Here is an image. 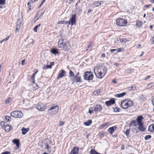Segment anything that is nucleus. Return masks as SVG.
Segmentation results:
<instances>
[{
  "label": "nucleus",
  "mask_w": 154,
  "mask_h": 154,
  "mask_svg": "<svg viewBox=\"0 0 154 154\" xmlns=\"http://www.w3.org/2000/svg\"><path fill=\"white\" fill-rule=\"evenodd\" d=\"M61 39H60L58 42V46L61 48L62 50H64L65 51H68L70 48V46L69 42L66 41L67 38H62Z\"/></svg>",
  "instance_id": "obj_1"
},
{
  "label": "nucleus",
  "mask_w": 154,
  "mask_h": 154,
  "mask_svg": "<svg viewBox=\"0 0 154 154\" xmlns=\"http://www.w3.org/2000/svg\"><path fill=\"white\" fill-rule=\"evenodd\" d=\"M133 105V101L129 99H125L121 102V106L124 109H126Z\"/></svg>",
  "instance_id": "obj_2"
},
{
  "label": "nucleus",
  "mask_w": 154,
  "mask_h": 154,
  "mask_svg": "<svg viewBox=\"0 0 154 154\" xmlns=\"http://www.w3.org/2000/svg\"><path fill=\"white\" fill-rule=\"evenodd\" d=\"M75 19L76 16L75 14H72V15L71 18L70 19L69 21L65 20L60 21L58 22V24H65L66 25L68 24L69 26L71 23V25H72L76 24Z\"/></svg>",
  "instance_id": "obj_3"
},
{
  "label": "nucleus",
  "mask_w": 154,
  "mask_h": 154,
  "mask_svg": "<svg viewBox=\"0 0 154 154\" xmlns=\"http://www.w3.org/2000/svg\"><path fill=\"white\" fill-rule=\"evenodd\" d=\"M11 116L15 118H21L23 116V113L20 111L15 110L12 112L10 113Z\"/></svg>",
  "instance_id": "obj_4"
},
{
  "label": "nucleus",
  "mask_w": 154,
  "mask_h": 154,
  "mask_svg": "<svg viewBox=\"0 0 154 154\" xmlns=\"http://www.w3.org/2000/svg\"><path fill=\"white\" fill-rule=\"evenodd\" d=\"M59 110V107L58 106H52L48 110V113L50 115H55L57 113Z\"/></svg>",
  "instance_id": "obj_5"
},
{
  "label": "nucleus",
  "mask_w": 154,
  "mask_h": 154,
  "mask_svg": "<svg viewBox=\"0 0 154 154\" xmlns=\"http://www.w3.org/2000/svg\"><path fill=\"white\" fill-rule=\"evenodd\" d=\"M103 71H101L100 69L98 70V73L97 74L94 72L96 75L99 79H101L104 76L106 72V69L105 67H103L102 69Z\"/></svg>",
  "instance_id": "obj_6"
},
{
  "label": "nucleus",
  "mask_w": 154,
  "mask_h": 154,
  "mask_svg": "<svg viewBox=\"0 0 154 154\" xmlns=\"http://www.w3.org/2000/svg\"><path fill=\"white\" fill-rule=\"evenodd\" d=\"M83 77L85 79L90 81L93 79L94 76L92 72L87 71L84 73Z\"/></svg>",
  "instance_id": "obj_7"
},
{
  "label": "nucleus",
  "mask_w": 154,
  "mask_h": 154,
  "mask_svg": "<svg viewBox=\"0 0 154 154\" xmlns=\"http://www.w3.org/2000/svg\"><path fill=\"white\" fill-rule=\"evenodd\" d=\"M116 24L119 26H125L127 22L124 19L121 18H118L116 20Z\"/></svg>",
  "instance_id": "obj_8"
},
{
  "label": "nucleus",
  "mask_w": 154,
  "mask_h": 154,
  "mask_svg": "<svg viewBox=\"0 0 154 154\" xmlns=\"http://www.w3.org/2000/svg\"><path fill=\"white\" fill-rule=\"evenodd\" d=\"M71 80L73 84H74L75 82H82L80 76H77V75H75L72 78H71Z\"/></svg>",
  "instance_id": "obj_9"
},
{
  "label": "nucleus",
  "mask_w": 154,
  "mask_h": 154,
  "mask_svg": "<svg viewBox=\"0 0 154 154\" xmlns=\"http://www.w3.org/2000/svg\"><path fill=\"white\" fill-rule=\"evenodd\" d=\"M102 106L100 104H97L94 105L92 109L94 111L100 112L102 109Z\"/></svg>",
  "instance_id": "obj_10"
},
{
  "label": "nucleus",
  "mask_w": 154,
  "mask_h": 154,
  "mask_svg": "<svg viewBox=\"0 0 154 154\" xmlns=\"http://www.w3.org/2000/svg\"><path fill=\"white\" fill-rule=\"evenodd\" d=\"M115 103V99L112 98L110 100L106 101L105 102V104L107 106H109Z\"/></svg>",
  "instance_id": "obj_11"
},
{
  "label": "nucleus",
  "mask_w": 154,
  "mask_h": 154,
  "mask_svg": "<svg viewBox=\"0 0 154 154\" xmlns=\"http://www.w3.org/2000/svg\"><path fill=\"white\" fill-rule=\"evenodd\" d=\"M37 109L40 111H43L46 108V107L44 104L42 103H40L37 106Z\"/></svg>",
  "instance_id": "obj_12"
},
{
  "label": "nucleus",
  "mask_w": 154,
  "mask_h": 154,
  "mask_svg": "<svg viewBox=\"0 0 154 154\" xmlns=\"http://www.w3.org/2000/svg\"><path fill=\"white\" fill-rule=\"evenodd\" d=\"M16 23V30L15 31L16 33L19 32V30L20 29V26L21 24V22L19 20H17Z\"/></svg>",
  "instance_id": "obj_13"
},
{
  "label": "nucleus",
  "mask_w": 154,
  "mask_h": 154,
  "mask_svg": "<svg viewBox=\"0 0 154 154\" xmlns=\"http://www.w3.org/2000/svg\"><path fill=\"white\" fill-rule=\"evenodd\" d=\"M79 150V148L74 147L71 150L70 154H78Z\"/></svg>",
  "instance_id": "obj_14"
},
{
  "label": "nucleus",
  "mask_w": 154,
  "mask_h": 154,
  "mask_svg": "<svg viewBox=\"0 0 154 154\" xmlns=\"http://www.w3.org/2000/svg\"><path fill=\"white\" fill-rule=\"evenodd\" d=\"M117 129V127L116 126H114L111 127L109 128L108 130V131L109 133L111 134L112 135L114 131L116 130Z\"/></svg>",
  "instance_id": "obj_15"
},
{
  "label": "nucleus",
  "mask_w": 154,
  "mask_h": 154,
  "mask_svg": "<svg viewBox=\"0 0 154 154\" xmlns=\"http://www.w3.org/2000/svg\"><path fill=\"white\" fill-rule=\"evenodd\" d=\"M139 127L138 129L139 130V131H144L145 130V128L143 127V123L138 124Z\"/></svg>",
  "instance_id": "obj_16"
},
{
  "label": "nucleus",
  "mask_w": 154,
  "mask_h": 154,
  "mask_svg": "<svg viewBox=\"0 0 154 154\" xmlns=\"http://www.w3.org/2000/svg\"><path fill=\"white\" fill-rule=\"evenodd\" d=\"M61 72H59L57 77V79H59L60 78H62L64 76V75L66 73V72L64 70H61Z\"/></svg>",
  "instance_id": "obj_17"
},
{
  "label": "nucleus",
  "mask_w": 154,
  "mask_h": 154,
  "mask_svg": "<svg viewBox=\"0 0 154 154\" xmlns=\"http://www.w3.org/2000/svg\"><path fill=\"white\" fill-rule=\"evenodd\" d=\"M51 52L54 54L56 55L59 53L58 50L55 48H52L51 51Z\"/></svg>",
  "instance_id": "obj_18"
},
{
  "label": "nucleus",
  "mask_w": 154,
  "mask_h": 154,
  "mask_svg": "<svg viewBox=\"0 0 154 154\" xmlns=\"http://www.w3.org/2000/svg\"><path fill=\"white\" fill-rule=\"evenodd\" d=\"M12 142L14 143L16 145L18 148L19 147L20 141L19 139H14L13 140Z\"/></svg>",
  "instance_id": "obj_19"
},
{
  "label": "nucleus",
  "mask_w": 154,
  "mask_h": 154,
  "mask_svg": "<svg viewBox=\"0 0 154 154\" xmlns=\"http://www.w3.org/2000/svg\"><path fill=\"white\" fill-rule=\"evenodd\" d=\"M143 119V117L142 116H138L137 119L138 124L143 123L142 122V121Z\"/></svg>",
  "instance_id": "obj_20"
},
{
  "label": "nucleus",
  "mask_w": 154,
  "mask_h": 154,
  "mask_svg": "<svg viewBox=\"0 0 154 154\" xmlns=\"http://www.w3.org/2000/svg\"><path fill=\"white\" fill-rule=\"evenodd\" d=\"M29 128H25L24 127L23 128L21 129L22 131V134L24 135L26 134V133L29 130Z\"/></svg>",
  "instance_id": "obj_21"
},
{
  "label": "nucleus",
  "mask_w": 154,
  "mask_h": 154,
  "mask_svg": "<svg viewBox=\"0 0 154 154\" xmlns=\"http://www.w3.org/2000/svg\"><path fill=\"white\" fill-rule=\"evenodd\" d=\"M126 94V93L123 92L120 94H117L115 95V97H121L124 96Z\"/></svg>",
  "instance_id": "obj_22"
},
{
  "label": "nucleus",
  "mask_w": 154,
  "mask_h": 154,
  "mask_svg": "<svg viewBox=\"0 0 154 154\" xmlns=\"http://www.w3.org/2000/svg\"><path fill=\"white\" fill-rule=\"evenodd\" d=\"M110 123L109 122H107L106 123L103 124V125H101L100 127V129H102L105 127H107L109 125Z\"/></svg>",
  "instance_id": "obj_23"
},
{
  "label": "nucleus",
  "mask_w": 154,
  "mask_h": 154,
  "mask_svg": "<svg viewBox=\"0 0 154 154\" xmlns=\"http://www.w3.org/2000/svg\"><path fill=\"white\" fill-rule=\"evenodd\" d=\"M148 130L151 132H153L154 131V124L151 125L148 128Z\"/></svg>",
  "instance_id": "obj_24"
},
{
  "label": "nucleus",
  "mask_w": 154,
  "mask_h": 154,
  "mask_svg": "<svg viewBox=\"0 0 154 154\" xmlns=\"http://www.w3.org/2000/svg\"><path fill=\"white\" fill-rule=\"evenodd\" d=\"M92 123V120H89L86 122L84 123V125L87 126L90 125Z\"/></svg>",
  "instance_id": "obj_25"
},
{
  "label": "nucleus",
  "mask_w": 154,
  "mask_h": 154,
  "mask_svg": "<svg viewBox=\"0 0 154 154\" xmlns=\"http://www.w3.org/2000/svg\"><path fill=\"white\" fill-rule=\"evenodd\" d=\"M45 145H46V146L45 149H47V150H48L47 152H48V153H50L51 152V147L49 146L48 144H46Z\"/></svg>",
  "instance_id": "obj_26"
},
{
  "label": "nucleus",
  "mask_w": 154,
  "mask_h": 154,
  "mask_svg": "<svg viewBox=\"0 0 154 154\" xmlns=\"http://www.w3.org/2000/svg\"><path fill=\"white\" fill-rule=\"evenodd\" d=\"M143 22L140 20L137 21L136 25L138 27H141L143 25Z\"/></svg>",
  "instance_id": "obj_27"
},
{
  "label": "nucleus",
  "mask_w": 154,
  "mask_h": 154,
  "mask_svg": "<svg viewBox=\"0 0 154 154\" xmlns=\"http://www.w3.org/2000/svg\"><path fill=\"white\" fill-rule=\"evenodd\" d=\"M41 26V24L40 23L39 24H38L35 27L33 28V30L34 31L36 32H37V29L39 28Z\"/></svg>",
  "instance_id": "obj_28"
},
{
  "label": "nucleus",
  "mask_w": 154,
  "mask_h": 154,
  "mask_svg": "<svg viewBox=\"0 0 154 154\" xmlns=\"http://www.w3.org/2000/svg\"><path fill=\"white\" fill-rule=\"evenodd\" d=\"M54 62H50V65H47L46 66V68L49 69V68H52V66L54 65Z\"/></svg>",
  "instance_id": "obj_29"
},
{
  "label": "nucleus",
  "mask_w": 154,
  "mask_h": 154,
  "mask_svg": "<svg viewBox=\"0 0 154 154\" xmlns=\"http://www.w3.org/2000/svg\"><path fill=\"white\" fill-rule=\"evenodd\" d=\"M94 5L96 7H98L101 5V2L97 1L94 2Z\"/></svg>",
  "instance_id": "obj_30"
},
{
  "label": "nucleus",
  "mask_w": 154,
  "mask_h": 154,
  "mask_svg": "<svg viewBox=\"0 0 154 154\" xmlns=\"http://www.w3.org/2000/svg\"><path fill=\"white\" fill-rule=\"evenodd\" d=\"M69 76L70 77V79H71V78H72L75 75L73 73V72L71 70L69 71Z\"/></svg>",
  "instance_id": "obj_31"
},
{
  "label": "nucleus",
  "mask_w": 154,
  "mask_h": 154,
  "mask_svg": "<svg viewBox=\"0 0 154 154\" xmlns=\"http://www.w3.org/2000/svg\"><path fill=\"white\" fill-rule=\"evenodd\" d=\"M90 153L91 154H100L97 152L94 149H91Z\"/></svg>",
  "instance_id": "obj_32"
},
{
  "label": "nucleus",
  "mask_w": 154,
  "mask_h": 154,
  "mask_svg": "<svg viewBox=\"0 0 154 154\" xmlns=\"http://www.w3.org/2000/svg\"><path fill=\"white\" fill-rule=\"evenodd\" d=\"M5 0H0V8H2V7L1 6V5H5Z\"/></svg>",
  "instance_id": "obj_33"
},
{
  "label": "nucleus",
  "mask_w": 154,
  "mask_h": 154,
  "mask_svg": "<svg viewBox=\"0 0 154 154\" xmlns=\"http://www.w3.org/2000/svg\"><path fill=\"white\" fill-rule=\"evenodd\" d=\"M100 93V90H97L95 91L94 92V94L96 96L98 95Z\"/></svg>",
  "instance_id": "obj_34"
},
{
  "label": "nucleus",
  "mask_w": 154,
  "mask_h": 154,
  "mask_svg": "<svg viewBox=\"0 0 154 154\" xmlns=\"http://www.w3.org/2000/svg\"><path fill=\"white\" fill-rule=\"evenodd\" d=\"M9 125H6L5 127V129L6 132H8L10 131V129H9Z\"/></svg>",
  "instance_id": "obj_35"
},
{
  "label": "nucleus",
  "mask_w": 154,
  "mask_h": 154,
  "mask_svg": "<svg viewBox=\"0 0 154 154\" xmlns=\"http://www.w3.org/2000/svg\"><path fill=\"white\" fill-rule=\"evenodd\" d=\"M133 70V69L128 68L125 70V73H129L132 72Z\"/></svg>",
  "instance_id": "obj_36"
},
{
  "label": "nucleus",
  "mask_w": 154,
  "mask_h": 154,
  "mask_svg": "<svg viewBox=\"0 0 154 154\" xmlns=\"http://www.w3.org/2000/svg\"><path fill=\"white\" fill-rule=\"evenodd\" d=\"M119 40L120 42H125V43L127 41H128V40L126 39V38H119Z\"/></svg>",
  "instance_id": "obj_37"
},
{
  "label": "nucleus",
  "mask_w": 154,
  "mask_h": 154,
  "mask_svg": "<svg viewBox=\"0 0 154 154\" xmlns=\"http://www.w3.org/2000/svg\"><path fill=\"white\" fill-rule=\"evenodd\" d=\"M130 125H133L134 126H135L136 125V122L135 120H133L131 121L130 124Z\"/></svg>",
  "instance_id": "obj_38"
},
{
  "label": "nucleus",
  "mask_w": 154,
  "mask_h": 154,
  "mask_svg": "<svg viewBox=\"0 0 154 154\" xmlns=\"http://www.w3.org/2000/svg\"><path fill=\"white\" fill-rule=\"evenodd\" d=\"M113 109L114 110V111L116 112H119L120 111V109L119 107H116L115 108L114 107L113 108Z\"/></svg>",
  "instance_id": "obj_39"
},
{
  "label": "nucleus",
  "mask_w": 154,
  "mask_h": 154,
  "mask_svg": "<svg viewBox=\"0 0 154 154\" xmlns=\"http://www.w3.org/2000/svg\"><path fill=\"white\" fill-rule=\"evenodd\" d=\"M151 136L150 135H147L145 137V140H147L151 137Z\"/></svg>",
  "instance_id": "obj_40"
},
{
  "label": "nucleus",
  "mask_w": 154,
  "mask_h": 154,
  "mask_svg": "<svg viewBox=\"0 0 154 154\" xmlns=\"http://www.w3.org/2000/svg\"><path fill=\"white\" fill-rule=\"evenodd\" d=\"M5 118L6 120L8 122L10 121L11 119V117L10 116H6L5 117Z\"/></svg>",
  "instance_id": "obj_41"
},
{
  "label": "nucleus",
  "mask_w": 154,
  "mask_h": 154,
  "mask_svg": "<svg viewBox=\"0 0 154 154\" xmlns=\"http://www.w3.org/2000/svg\"><path fill=\"white\" fill-rule=\"evenodd\" d=\"M27 5H28V7L29 8L28 10H27V12L31 10V6L30 5V2H29L27 3Z\"/></svg>",
  "instance_id": "obj_42"
},
{
  "label": "nucleus",
  "mask_w": 154,
  "mask_h": 154,
  "mask_svg": "<svg viewBox=\"0 0 154 154\" xmlns=\"http://www.w3.org/2000/svg\"><path fill=\"white\" fill-rule=\"evenodd\" d=\"M130 129H128L126 131L125 134L127 136H128L129 134H130Z\"/></svg>",
  "instance_id": "obj_43"
},
{
  "label": "nucleus",
  "mask_w": 154,
  "mask_h": 154,
  "mask_svg": "<svg viewBox=\"0 0 154 154\" xmlns=\"http://www.w3.org/2000/svg\"><path fill=\"white\" fill-rule=\"evenodd\" d=\"M11 98L9 97L8 99H7L5 100V103L6 104L8 103L9 102L11 101Z\"/></svg>",
  "instance_id": "obj_44"
},
{
  "label": "nucleus",
  "mask_w": 154,
  "mask_h": 154,
  "mask_svg": "<svg viewBox=\"0 0 154 154\" xmlns=\"http://www.w3.org/2000/svg\"><path fill=\"white\" fill-rule=\"evenodd\" d=\"M35 86H33V89L34 90L37 89L39 88L38 86L36 84H35Z\"/></svg>",
  "instance_id": "obj_45"
},
{
  "label": "nucleus",
  "mask_w": 154,
  "mask_h": 154,
  "mask_svg": "<svg viewBox=\"0 0 154 154\" xmlns=\"http://www.w3.org/2000/svg\"><path fill=\"white\" fill-rule=\"evenodd\" d=\"M35 76L32 75V76H31V80L33 81L32 83L34 84V83H35Z\"/></svg>",
  "instance_id": "obj_46"
},
{
  "label": "nucleus",
  "mask_w": 154,
  "mask_h": 154,
  "mask_svg": "<svg viewBox=\"0 0 154 154\" xmlns=\"http://www.w3.org/2000/svg\"><path fill=\"white\" fill-rule=\"evenodd\" d=\"M5 122L2 121L1 122L0 125L1 126L3 127V126L5 125Z\"/></svg>",
  "instance_id": "obj_47"
},
{
  "label": "nucleus",
  "mask_w": 154,
  "mask_h": 154,
  "mask_svg": "<svg viewBox=\"0 0 154 154\" xmlns=\"http://www.w3.org/2000/svg\"><path fill=\"white\" fill-rule=\"evenodd\" d=\"M134 87L133 86H131L128 88V90L130 91L133 90Z\"/></svg>",
  "instance_id": "obj_48"
},
{
  "label": "nucleus",
  "mask_w": 154,
  "mask_h": 154,
  "mask_svg": "<svg viewBox=\"0 0 154 154\" xmlns=\"http://www.w3.org/2000/svg\"><path fill=\"white\" fill-rule=\"evenodd\" d=\"M117 51V50L116 49H112L110 50V51L111 53H114L115 51Z\"/></svg>",
  "instance_id": "obj_49"
},
{
  "label": "nucleus",
  "mask_w": 154,
  "mask_h": 154,
  "mask_svg": "<svg viewBox=\"0 0 154 154\" xmlns=\"http://www.w3.org/2000/svg\"><path fill=\"white\" fill-rule=\"evenodd\" d=\"M10 152L9 151H5L2 152V154H10Z\"/></svg>",
  "instance_id": "obj_50"
},
{
  "label": "nucleus",
  "mask_w": 154,
  "mask_h": 154,
  "mask_svg": "<svg viewBox=\"0 0 154 154\" xmlns=\"http://www.w3.org/2000/svg\"><path fill=\"white\" fill-rule=\"evenodd\" d=\"M64 124V122H63L60 121L59 122V125L60 126H62Z\"/></svg>",
  "instance_id": "obj_51"
},
{
  "label": "nucleus",
  "mask_w": 154,
  "mask_h": 154,
  "mask_svg": "<svg viewBox=\"0 0 154 154\" xmlns=\"http://www.w3.org/2000/svg\"><path fill=\"white\" fill-rule=\"evenodd\" d=\"M38 0H30L29 1V2L30 3H35V2L37 1Z\"/></svg>",
  "instance_id": "obj_52"
},
{
  "label": "nucleus",
  "mask_w": 154,
  "mask_h": 154,
  "mask_svg": "<svg viewBox=\"0 0 154 154\" xmlns=\"http://www.w3.org/2000/svg\"><path fill=\"white\" fill-rule=\"evenodd\" d=\"M92 43L91 42H90L89 44H88V47H87V48H89L90 47H91V45H92Z\"/></svg>",
  "instance_id": "obj_53"
},
{
  "label": "nucleus",
  "mask_w": 154,
  "mask_h": 154,
  "mask_svg": "<svg viewBox=\"0 0 154 154\" xmlns=\"http://www.w3.org/2000/svg\"><path fill=\"white\" fill-rule=\"evenodd\" d=\"M45 2L44 1H42V2L41 3V4L40 5H39L38 7L39 8H40V7L44 3V2Z\"/></svg>",
  "instance_id": "obj_54"
},
{
  "label": "nucleus",
  "mask_w": 154,
  "mask_h": 154,
  "mask_svg": "<svg viewBox=\"0 0 154 154\" xmlns=\"http://www.w3.org/2000/svg\"><path fill=\"white\" fill-rule=\"evenodd\" d=\"M25 59H23L21 61V64L22 65H24V63L25 62Z\"/></svg>",
  "instance_id": "obj_55"
},
{
  "label": "nucleus",
  "mask_w": 154,
  "mask_h": 154,
  "mask_svg": "<svg viewBox=\"0 0 154 154\" xmlns=\"http://www.w3.org/2000/svg\"><path fill=\"white\" fill-rule=\"evenodd\" d=\"M125 149V146L124 145H122L121 146V149L122 150H123Z\"/></svg>",
  "instance_id": "obj_56"
},
{
  "label": "nucleus",
  "mask_w": 154,
  "mask_h": 154,
  "mask_svg": "<svg viewBox=\"0 0 154 154\" xmlns=\"http://www.w3.org/2000/svg\"><path fill=\"white\" fill-rule=\"evenodd\" d=\"M38 72V70H36V71L32 75H34V76H35L36 74H37V73Z\"/></svg>",
  "instance_id": "obj_57"
},
{
  "label": "nucleus",
  "mask_w": 154,
  "mask_h": 154,
  "mask_svg": "<svg viewBox=\"0 0 154 154\" xmlns=\"http://www.w3.org/2000/svg\"><path fill=\"white\" fill-rule=\"evenodd\" d=\"M42 69H48L46 68V66H45V65H44L43 66H42Z\"/></svg>",
  "instance_id": "obj_58"
},
{
  "label": "nucleus",
  "mask_w": 154,
  "mask_h": 154,
  "mask_svg": "<svg viewBox=\"0 0 154 154\" xmlns=\"http://www.w3.org/2000/svg\"><path fill=\"white\" fill-rule=\"evenodd\" d=\"M150 77V75H148L146 77L145 80H146L147 79H149Z\"/></svg>",
  "instance_id": "obj_59"
},
{
  "label": "nucleus",
  "mask_w": 154,
  "mask_h": 154,
  "mask_svg": "<svg viewBox=\"0 0 154 154\" xmlns=\"http://www.w3.org/2000/svg\"><path fill=\"white\" fill-rule=\"evenodd\" d=\"M10 36H8V37H6L5 38V40L6 41L7 40H8L9 39V38H10Z\"/></svg>",
  "instance_id": "obj_60"
},
{
  "label": "nucleus",
  "mask_w": 154,
  "mask_h": 154,
  "mask_svg": "<svg viewBox=\"0 0 154 154\" xmlns=\"http://www.w3.org/2000/svg\"><path fill=\"white\" fill-rule=\"evenodd\" d=\"M105 56V54L103 53L101 55V57H104Z\"/></svg>",
  "instance_id": "obj_61"
},
{
  "label": "nucleus",
  "mask_w": 154,
  "mask_h": 154,
  "mask_svg": "<svg viewBox=\"0 0 154 154\" xmlns=\"http://www.w3.org/2000/svg\"><path fill=\"white\" fill-rule=\"evenodd\" d=\"M92 11V10H91V9H89L88 11V13H89L91 12Z\"/></svg>",
  "instance_id": "obj_62"
},
{
  "label": "nucleus",
  "mask_w": 154,
  "mask_h": 154,
  "mask_svg": "<svg viewBox=\"0 0 154 154\" xmlns=\"http://www.w3.org/2000/svg\"><path fill=\"white\" fill-rule=\"evenodd\" d=\"M150 2H151L152 3H154V0H149Z\"/></svg>",
  "instance_id": "obj_63"
},
{
  "label": "nucleus",
  "mask_w": 154,
  "mask_h": 154,
  "mask_svg": "<svg viewBox=\"0 0 154 154\" xmlns=\"http://www.w3.org/2000/svg\"><path fill=\"white\" fill-rule=\"evenodd\" d=\"M153 102H154V97L153 98V99L152 100V102L153 105L154 106V103H153Z\"/></svg>",
  "instance_id": "obj_64"
}]
</instances>
